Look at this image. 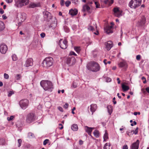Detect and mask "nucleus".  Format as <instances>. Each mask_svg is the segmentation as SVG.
I'll return each instance as SVG.
<instances>
[{
    "mask_svg": "<svg viewBox=\"0 0 149 149\" xmlns=\"http://www.w3.org/2000/svg\"><path fill=\"white\" fill-rule=\"evenodd\" d=\"M40 84L45 91L51 92L53 89V85L50 81L42 80L40 82Z\"/></svg>",
    "mask_w": 149,
    "mask_h": 149,
    "instance_id": "f257e3e1",
    "label": "nucleus"
},
{
    "mask_svg": "<svg viewBox=\"0 0 149 149\" xmlns=\"http://www.w3.org/2000/svg\"><path fill=\"white\" fill-rule=\"evenodd\" d=\"M87 69L93 72L99 71L100 69L99 64L94 61H91L88 63L86 65Z\"/></svg>",
    "mask_w": 149,
    "mask_h": 149,
    "instance_id": "f03ea898",
    "label": "nucleus"
},
{
    "mask_svg": "<svg viewBox=\"0 0 149 149\" xmlns=\"http://www.w3.org/2000/svg\"><path fill=\"white\" fill-rule=\"evenodd\" d=\"M54 62V61L52 58L48 57L45 58L44 60L42 65L44 67L49 68L53 65Z\"/></svg>",
    "mask_w": 149,
    "mask_h": 149,
    "instance_id": "7ed1b4c3",
    "label": "nucleus"
},
{
    "mask_svg": "<svg viewBox=\"0 0 149 149\" xmlns=\"http://www.w3.org/2000/svg\"><path fill=\"white\" fill-rule=\"evenodd\" d=\"M141 0H131L128 6L131 8L136 9L141 5Z\"/></svg>",
    "mask_w": 149,
    "mask_h": 149,
    "instance_id": "20e7f679",
    "label": "nucleus"
},
{
    "mask_svg": "<svg viewBox=\"0 0 149 149\" xmlns=\"http://www.w3.org/2000/svg\"><path fill=\"white\" fill-rule=\"evenodd\" d=\"M15 5L18 8H21L24 5H27L29 0H15Z\"/></svg>",
    "mask_w": 149,
    "mask_h": 149,
    "instance_id": "39448f33",
    "label": "nucleus"
},
{
    "mask_svg": "<svg viewBox=\"0 0 149 149\" xmlns=\"http://www.w3.org/2000/svg\"><path fill=\"white\" fill-rule=\"evenodd\" d=\"M36 118L34 113H28L26 116V121L28 123H31L34 121Z\"/></svg>",
    "mask_w": 149,
    "mask_h": 149,
    "instance_id": "423d86ee",
    "label": "nucleus"
},
{
    "mask_svg": "<svg viewBox=\"0 0 149 149\" xmlns=\"http://www.w3.org/2000/svg\"><path fill=\"white\" fill-rule=\"evenodd\" d=\"M29 101L27 99H24L21 100L19 104L22 108L25 109L29 105Z\"/></svg>",
    "mask_w": 149,
    "mask_h": 149,
    "instance_id": "0eeeda50",
    "label": "nucleus"
},
{
    "mask_svg": "<svg viewBox=\"0 0 149 149\" xmlns=\"http://www.w3.org/2000/svg\"><path fill=\"white\" fill-rule=\"evenodd\" d=\"M59 43L60 47L62 49H65L67 48L68 46V41L66 39H60L59 40Z\"/></svg>",
    "mask_w": 149,
    "mask_h": 149,
    "instance_id": "6e6552de",
    "label": "nucleus"
},
{
    "mask_svg": "<svg viewBox=\"0 0 149 149\" xmlns=\"http://www.w3.org/2000/svg\"><path fill=\"white\" fill-rule=\"evenodd\" d=\"M17 18L19 23H20L21 22L24 21L26 19V14L24 13H20L17 15Z\"/></svg>",
    "mask_w": 149,
    "mask_h": 149,
    "instance_id": "1a4fd4ad",
    "label": "nucleus"
},
{
    "mask_svg": "<svg viewBox=\"0 0 149 149\" xmlns=\"http://www.w3.org/2000/svg\"><path fill=\"white\" fill-rule=\"evenodd\" d=\"M76 62V59L73 56L68 57L67 58L66 61L67 64L70 65H72L74 64Z\"/></svg>",
    "mask_w": 149,
    "mask_h": 149,
    "instance_id": "9d476101",
    "label": "nucleus"
},
{
    "mask_svg": "<svg viewBox=\"0 0 149 149\" xmlns=\"http://www.w3.org/2000/svg\"><path fill=\"white\" fill-rule=\"evenodd\" d=\"M8 50L7 46L4 43L1 44L0 45V52L3 54H5Z\"/></svg>",
    "mask_w": 149,
    "mask_h": 149,
    "instance_id": "9b49d317",
    "label": "nucleus"
},
{
    "mask_svg": "<svg viewBox=\"0 0 149 149\" xmlns=\"http://www.w3.org/2000/svg\"><path fill=\"white\" fill-rule=\"evenodd\" d=\"M111 25L107 26L104 28L105 31L107 33L109 34L113 33L112 29L113 27V24L112 23H111Z\"/></svg>",
    "mask_w": 149,
    "mask_h": 149,
    "instance_id": "f8f14e48",
    "label": "nucleus"
},
{
    "mask_svg": "<svg viewBox=\"0 0 149 149\" xmlns=\"http://www.w3.org/2000/svg\"><path fill=\"white\" fill-rule=\"evenodd\" d=\"M113 11L114 14L117 17H119L121 15L122 11L119 10V8H114L113 9Z\"/></svg>",
    "mask_w": 149,
    "mask_h": 149,
    "instance_id": "ddd939ff",
    "label": "nucleus"
},
{
    "mask_svg": "<svg viewBox=\"0 0 149 149\" xmlns=\"http://www.w3.org/2000/svg\"><path fill=\"white\" fill-rule=\"evenodd\" d=\"M139 143V141L138 139L136 142L132 144L130 146V148L131 149H138Z\"/></svg>",
    "mask_w": 149,
    "mask_h": 149,
    "instance_id": "4468645a",
    "label": "nucleus"
},
{
    "mask_svg": "<svg viewBox=\"0 0 149 149\" xmlns=\"http://www.w3.org/2000/svg\"><path fill=\"white\" fill-rule=\"evenodd\" d=\"M113 42L111 41H108L105 43L106 48L108 51L113 46Z\"/></svg>",
    "mask_w": 149,
    "mask_h": 149,
    "instance_id": "2eb2a0df",
    "label": "nucleus"
},
{
    "mask_svg": "<svg viewBox=\"0 0 149 149\" xmlns=\"http://www.w3.org/2000/svg\"><path fill=\"white\" fill-rule=\"evenodd\" d=\"M84 129L86 132H87L89 135L92 136L91 135V132L94 129V128L86 126H85Z\"/></svg>",
    "mask_w": 149,
    "mask_h": 149,
    "instance_id": "dca6fc26",
    "label": "nucleus"
},
{
    "mask_svg": "<svg viewBox=\"0 0 149 149\" xmlns=\"http://www.w3.org/2000/svg\"><path fill=\"white\" fill-rule=\"evenodd\" d=\"M33 65V59L32 58H29L26 61L24 66L26 67H28L32 66Z\"/></svg>",
    "mask_w": 149,
    "mask_h": 149,
    "instance_id": "f3484780",
    "label": "nucleus"
},
{
    "mask_svg": "<svg viewBox=\"0 0 149 149\" xmlns=\"http://www.w3.org/2000/svg\"><path fill=\"white\" fill-rule=\"evenodd\" d=\"M118 65L119 67L120 68H126L127 66V63L125 61L120 62L118 64Z\"/></svg>",
    "mask_w": 149,
    "mask_h": 149,
    "instance_id": "a211bd4d",
    "label": "nucleus"
},
{
    "mask_svg": "<svg viewBox=\"0 0 149 149\" xmlns=\"http://www.w3.org/2000/svg\"><path fill=\"white\" fill-rule=\"evenodd\" d=\"M97 108V105L95 104H92L90 105V111L92 112V114H93Z\"/></svg>",
    "mask_w": 149,
    "mask_h": 149,
    "instance_id": "6ab92c4d",
    "label": "nucleus"
},
{
    "mask_svg": "<svg viewBox=\"0 0 149 149\" xmlns=\"http://www.w3.org/2000/svg\"><path fill=\"white\" fill-rule=\"evenodd\" d=\"M78 13V10L77 9H71L69 11V13L72 16L75 15Z\"/></svg>",
    "mask_w": 149,
    "mask_h": 149,
    "instance_id": "aec40b11",
    "label": "nucleus"
},
{
    "mask_svg": "<svg viewBox=\"0 0 149 149\" xmlns=\"http://www.w3.org/2000/svg\"><path fill=\"white\" fill-rule=\"evenodd\" d=\"M40 6V4L39 3H32L29 5V7L34 8L36 7H39Z\"/></svg>",
    "mask_w": 149,
    "mask_h": 149,
    "instance_id": "412c9836",
    "label": "nucleus"
},
{
    "mask_svg": "<svg viewBox=\"0 0 149 149\" xmlns=\"http://www.w3.org/2000/svg\"><path fill=\"white\" fill-rule=\"evenodd\" d=\"M49 28H52V29H54L57 26V23H56L54 21L52 22V23L49 24Z\"/></svg>",
    "mask_w": 149,
    "mask_h": 149,
    "instance_id": "4be33fe9",
    "label": "nucleus"
},
{
    "mask_svg": "<svg viewBox=\"0 0 149 149\" xmlns=\"http://www.w3.org/2000/svg\"><path fill=\"white\" fill-rule=\"evenodd\" d=\"M5 28L4 23L2 21H0V32L3 31Z\"/></svg>",
    "mask_w": 149,
    "mask_h": 149,
    "instance_id": "5701e85b",
    "label": "nucleus"
},
{
    "mask_svg": "<svg viewBox=\"0 0 149 149\" xmlns=\"http://www.w3.org/2000/svg\"><path fill=\"white\" fill-rule=\"evenodd\" d=\"M71 129L74 131H77L78 129V125L76 124H74L71 126Z\"/></svg>",
    "mask_w": 149,
    "mask_h": 149,
    "instance_id": "b1692460",
    "label": "nucleus"
},
{
    "mask_svg": "<svg viewBox=\"0 0 149 149\" xmlns=\"http://www.w3.org/2000/svg\"><path fill=\"white\" fill-rule=\"evenodd\" d=\"M108 111L110 115H111L112 112V107L111 105H109L107 107Z\"/></svg>",
    "mask_w": 149,
    "mask_h": 149,
    "instance_id": "393cba45",
    "label": "nucleus"
},
{
    "mask_svg": "<svg viewBox=\"0 0 149 149\" xmlns=\"http://www.w3.org/2000/svg\"><path fill=\"white\" fill-rule=\"evenodd\" d=\"M90 7L88 6V5H86L84 6L83 7V11L84 12H85L86 11H87L88 12L89 10H90Z\"/></svg>",
    "mask_w": 149,
    "mask_h": 149,
    "instance_id": "a878e982",
    "label": "nucleus"
},
{
    "mask_svg": "<svg viewBox=\"0 0 149 149\" xmlns=\"http://www.w3.org/2000/svg\"><path fill=\"white\" fill-rule=\"evenodd\" d=\"M122 87L124 91H127L129 89V87L128 86H126L124 84H122Z\"/></svg>",
    "mask_w": 149,
    "mask_h": 149,
    "instance_id": "bb28decb",
    "label": "nucleus"
},
{
    "mask_svg": "<svg viewBox=\"0 0 149 149\" xmlns=\"http://www.w3.org/2000/svg\"><path fill=\"white\" fill-rule=\"evenodd\" d=\"M43 14L45 18H48L50 16V13L47 11H44L43 12Z\"/></svg>",
    "mask_w": 149,
    "mask_h": 149,
    "instance_id": "cd10ccee",
    "label": "nucleus"
},
{
    "mask_svg": "<svg viewBox=\"0 0 149 149\" xmlns=\"http://www.w3.org/2000/svg\"><path fill=\"white\" fill-rule=\"evenodd\" d=\"M104 141H106L109 139L108 137V134L106 131H105V134L104 135Z\"/></svg>",
    "mask_w": 149,
    "mask_h": 149,
    "instance_id": "c85d7f7f",
    "label": "nucleus"
},
{
    "mask_svg": "<svg viewBox=\"0 0 149 149\" xmlns=\"http://www.w3.org/2000/svg\"><path fill=\"white\" fill-rule=\"evenodd\" d=\"M93 134L96 137L99 136V132L98 130H95L93 132Z\"/></svg>",
    "mask_w": 149,
    "mask_h": 149,
    "instance_id": "c756f323",
    "label": "nucleus"
},
{
    "mask_svg": "<svg viewBox=\"0 0 149 149\" xmlns=\"http://www.w3.org/2000/svg\"><path fill=\"white\" fill-rule=\"evenodd\" d=\"M76 52H77L79 53L80 51V47H76L74 48Z\"/></svg>",
    "mask_w": 149,
    "mask_h": 149,
    "instance_id": "7c9ffc66",
    "label": "nucleus"
},
{
    "mask_svg": "<svg viewBox=\"0 0 149 149\" xmlns=\"http://www.w3.org/2000/svg\"><path fill=\"white\" fill-rule=\"evenodd\" d=\"M104 149H110V146L107 143H105L104 147Z\"/></svg>",
    "mask_w": 149,
    "mask_h": 149,
    "instance_id": "2f4dec72",
    "label": "nucleus"
},
{
    "mask_svg": "<svg viewBox=\"0 0 149 149\" xmlns=\"http://www.w3.org/2000/svg\"><path fill=\"white\" fill-rule=\"evenodd\" d=\"M13 60V61H16L17 59V56L15 54H13L12 56Z\"/></svg>",
    "mask_w": 149,
    "mask_h": 149,
    "instance_id": "473e14b6",
    "label": "nucleus"
},
{
    "mask_svg": "<svg viewBox=\"0 0 149 149\" xmlns=\"http://www.w3.org/2000/svg\"><path fill=\"white\" fill-rule=\"evenodd\" d=\"M71 3L70 1L69 0L65 2V5L66 7H68L71 4Z\"/></svg>",
    "mask_w": 149,
    "mask_h": 149,
    "instance_id": "72a5a7b5",
    "label": "nucleus"
},
{
    "mask_svg": "<svg viewBox=\"0 0 149 149\" xmlns=\"http://www.w3.org/2000/svg\"><path fill=\"white\" fill-rule=\"evenodd\" d=\"M14 93L13 91H9L8 92V97H10L13 94H14Z\"/></svg>",
    "mask_w": 149,
    "mask_h": 149,
    "instance_id": "f704fd0d",
    "label": "nucleus"
},
{
    "mask_svg": "<svg viewBox=\"0 0 149 149\" xmlns=\"http://www.w3.org/2000/svg\"><path fill=\"white\" fill-rule=\"evenodd\" d=\"M28 136L29 138H32L34 137V135L33 134L29 132L28 134Z\"/></svg>",
    "mask_w": 149,
    "mask_h": 149,
    "instance_id": "c9c22d12",
    "label": "nucleus"
},
{
    "mask_svg": "<svg viewBox=\"0 0 149 149\" xmlns=\"http://www.w3.org/2000/svg\"><path fill=\"white\" fill-rule=\"evenodd\" d=\"M104 2L105 4H107L108 3H109L110 5L112 4L111 3V1L110 0H105L104 1Z\"/></svg>",
    "mask_w": 149,
    "mask_h": 149,
    "instance_id": "e433bc0d",
    "label": "nucleus"
},
{
    "mask_svg": "<svg viewBox=\"0 0 149 149\" xmlns=\"http://www.w3.org/2000/svg\"><path fill=\"white\" fill-rule=\"evenodd\" d=\"M94 2L96 5V8H99L100 6V4L97 2L94 1Z\"/></svg>",
    "mask_w": 149,
    "mask_h": 149,
    "instance_id": "4c0bfd02",
    "label": "nucleus"
},
{
    "mask_svg": "<svg viewBox=\"0 0 149 149\" xmlns=\"http://www.w3.org/2000/svg\"><path fill=\"white\" fill-rule=\"evenodd\" d=\"M21 78V75L20 74H17L15 76V79L17 80H18L20 79Z\"/></svg>",
    "mask_w": 149,
    "mask_h": 149,
    "instance_id": "58836bf2",
    "label": "nucleus"
},
{
    "mask_svg": "<svg viewBox=\"0 0 149 149\" xmlns=\"http://www.w3.org/2000/svg\"><path fill=\"white\" fill-rule=\"evenodd\" d=\"M18 143H19V145L18 146L19 147L21 145L22 140L21 139H18Z\"/></svg>",
    "mask_w": 149,
    "mask_h": 149,
    "instance_id": "ea45409f",
    "label": "nucleus"
},
{
    "mask_svg": "<svg viewBox=\"0 0 149 149\" xmlns=\"http://www.w3.org/2000/svg\"><path fill=\"white\" fill-rule=\"evenodd\" d=\"M4 77L5 79H8L9 77L8 75V74L6 73H4Z\"/></svg>",
    "mask_w": 149,
    "mask_h": 149,
    "instance_id": "a19ab883",
    "label": "nucleus"
},
{
    "mask_svg": "<svg viewBox=\"0 0 149 149\" xmlns=\"http://www.w3.org/2000/svg\"><path fill=\"white\" fill-rule=\"evenodd\" d=\"M49 140L48 139H46L45 140L43 141V145H45L47 144V143Z\"/></svg>",
    "mask_w": 149,
    "mask_h": 149,
    "instance_id": "79ce46f5",
    "label": "nucleus"
},
{
    "mask_svg": "<svg viewBox=\"0 0 149 149\" xmlns=\"http://www.w3.org/2000/svg\"><path fill=\"white\" fill-rule=\"evenodd\" d=\"M14 117L13 116H11L10 117H8L7 118V120L8 121H10L13 119Z\"/></svg>",
    "mask_w": 149,
    "mask_h": 149,
    "instance_id": "37998d69",
    "label": "nucleus"
},
{
    "mask_svg": "<svg viewBox=\"0 0 149 149\" xmlns=\"http://www.w3.org/2000/svg\"><path fill=\"white\" fill-rule=\"evenodd\" d=\"M141 58V56L140 55H138L136 56V59L137 61H139L140 59Z\"/></svg>",
    "mask_w": 149,
    "mask_h": 149,
    "instance_id": "c03bdc74",
    "label": "nucleus"
},
{
    "mask_svg": "<svg viewBox=\"0 0 149 149\" xmlns=\"http://www.w3.org/2000/svg\"><path fill=\"white\" fill-rule=\"evenodd\" d=\"M141 79L143 80H144V81H143V83L145 84L146 83V78L144 77H141Z\"/></svg>",
    "mask_w": 149,
    "mask_h": 149,
    "instance_id": "a18cd8bd",
    "label": "nucleus"
},
{
    "mask_svg": "<svg viewBox=\"0 0 149 149\" xmlns=\"http://www.w3.org/2000/svg\"><path fill=\"white\" fill-rule=\"evenodd\" d=\"M106 81L107 82H109L111 81V79L109 77H107L106 78Z\"/></svg>",
    "mask_w": 149,
    "mask_h": 149,
    "instance_id": "49530a36",
    "label": "nucleus"
},
{
    "mask_svg": "<svg viewBox=\"0 0 149 149\" xmlns=\"http://www.w3.org/2000/svg\"><path fill=\"white\" fill-rule=\"evenodd\" d=\"M69 104L67 103H66L64 106V108L65 109H67L68 107Z\"/></svg>",
    "mask_w": 149,
    "mask_h": 149,
    "instance_id": "de8ad7c7",
    "label": "nucleus"
},
{
    "mask_svg": "<svg viewBox=\"0 0 149 149\" xmlns=\"http://www.w3.org/2000/svg\"><path fill=\"white\" fill-rule=\"evenodd\" d=\"M70 55H74V56H76L77 54L74 52H70Z\"/></svg>",
    "mask_w": 149,
    "mask_h": 149,
    "instance_id": "09e8293b",
    "label": "nucleus"
},
{
    "mask_svg": "<svg viewBox=\"0 0 149 149\" xmlns=\"http://www.w3.org/2000/svg\"><path fill=\"white\" fill-rule=\"evenodd\" d=\"M64 1L63 0H61L60 1V4L62 6L64 5Z\"/></svg>",
    "mask_w": 149,
    "mask_h": 149,
    "instance_id": "8fccbe9b",
    "label": "nucleus"
},
{
    "mask_svg": "<svg viewBox=\"0 0 149 149\" xmlns=\"http://www.w3.org/2000/svg\"><path fill=\"white\" fill-rule=\"evenodd\" d=\"M123 149H128L127 146V145H125L123 146Z\"/></svg>",
    "mask_w": 149,
    "mask_h": 149,
    "instance_id": "3c124183",
    "label": "nucleus"
},
{
    "mask_svg": "<svg viewBox=\"0 0 149 149\" xmlns=\"http://www.w3.org/2000/svg\"><path fill=\"white\" fill-rule=\"evenodd\" d=\"M83 144V141L81 140H79V144L80 145H82Z\"/></svg>",
    "mask_w": 149,
    "mask_h": 149,
    "instance_id": "603ef678",
    "label": "nucleus"
},
{
    "mask_svg": "<svg viewBox=\"0 0 149 149\" xmlns=\"http://www.w3.org/2000/svg\"><path fill=\"white\" fill-rule=\"evenodd\" d=\"M138 128L137 127L136 130H135L134 132V133L135 134H137L138 133Z\"/></svg>",
    "mask_w": 149,
    "mask_h": 149,
    "instance_id": "864d4df0",
    "label": "nucleus"
},
{
    "mask_svg": "<svg viewBox=\"0 0 149 149\" xmlns=\"http://www.w3.org/2000/svg\"><path fill=\"white\" fill-rule=\"evenodd\" d=\"M134 114L135 116L137 115V114L140 115V112H134Z\"/></svg>",
    "mask_w": 149,
    "mask_h": 149,
    "instance_id": "5fc2aeb1",
    "label": "nucleus"
},
{
    "mask_svg": "<svg viewBox=\"0 0 149 149\" xmlns=\"http://www.w3.org/2000/svg\"><path fill=\"white\" fill-rule=\"evenodd\" d=\"M45 36V34L44 33H42L40 34L41 37L42 38L44 37Z\"/></svg>",
    "mask_w": 149,
    "mask_h": 149,
    "instance_id": "6e6d98bb",
    "label": "nucleus"
},
{
    "mask_svg": "<svg viewBox=\"0 0 149 149\" xmlns=\"http://www.w3.org/2000/svg\"><path fill=\"white\" fill-rule=\"evenodd\" d=\"M4 10H3V9L1 8H0V13L1 14H3V13H4Z\"/></svg>",
    "mask_w": 149,
    "mask_h": 149,
    "instance_id": "4d7b16f0",
    "label": "nucleus"
},
{
    "mask_svg": "<svg viewBox=\"0 0 149 149\" xmlns=\"http://www.w3.org/2000/svg\"><path fill=\"white\" fill-rule=\"evenodd\" d=\"M6 2L8 3H10L13 2V0H6Z\"/></svg>",
    "mask_w": 149,
    "mask_h": 149,
    "instance_id": "13d9d810",
    "label": "nucleus"
},
{
    "mask_svg": "<svg viewBox=\"0 0 149 149\" xmlns=\"http://www.w3.org/2000/svg\"><path fill=\"white\" fill-rule=\"evenodd\" d=\"M59 126H60L61 127H59L60 130H62L63 128V126L61 124H59Z\"/></svg>",
    "mask_w": 149,
    "mask_h": 149,
    "instance_id": "bf43d9fd",
    "label": "nucleus"
},
{
    "mask_svg": "<svg viewBox=\"0 0 149 149\" xmlns=\"http://www.w3.org/2000/svg\"><path fill=\"white\" fill-rule=\"evenodd\" d=\"M2 17L4 19H6L7 18V17L4 15H2Z\"/></svg>",
    "mask_w": 149,
    "mask_h": 149,
    "instance_id": "052dcab7",
    "label": "nucleus"
},
{
    "mask_svg": "<svg viewBox=\"0 0 149 149\" xmlns=\"http://www.w3.org/2000/svg\"><path fill=\"white\" fill-rule=\"evenodd\" d=\"M58 109L60 111H63V109L61 107H58Z\"/></svg>",
    "mask_w": 149,
    "mask_h": 149,
    "instance_id": "680f3d73",
    "label": "nucleus"
},
{
    "mask_svg": "<svg viewBox=\"0 0 149 149\" xmlns=\"http://www.w3.org/2000/svg\"><path fill=\"white\" fill-rule=\"evenodd\" d=\"M75 109V108L74 107H73V108L72 109V114H74V110Z\"/></svg>",
    "mask_w": 149,
    "mask_h": 149,
    "instance_id": "e2e57ef3",
    "label": "nucleus"
},
{
    "mask_svg": "<svg viewBox=\"0 0 149 149\" xmlns=\"http://www.w3.org/2000/svg\"><path fill=\"white\" fill-rule=\"evenodd\" d=\"M117 80L118 81V84H120V79L119 78H117Z\"/></svg>",
    "mask_w": 149,
    "mask_h": 149,
    "instance_id": "0e129e2a",
    "label": "nucleus"
},
{
    "mask_svg": "<svg viewBox=\"0 0 149 149\" xmlns=\"http://www.w3.org/2000/svg\"><path fill=\"white\" fill-rule=\"evenodd\" d=\"M103 62L104 63V64L106 65L107 64V60L106 59H105L103 61Z\"/></svg>",
    "mask_w": 149,
    "mask_h": 149,
    "instance_id": "69168bd1",
    "label": "nucleus"
},
{
    "mask_svg": "<svg viewBox=\"0 0 149 149\" xmlns=\"http://www.w3.org/2000/svg\"><path fill=\"white\" fill-rule=\"evenodd\" d=\"M146 90L148 93H149V87H147L146 88Z\"/></svg>",
    "mask_w": 149,
    "mask_h": 149,
    "instance_id": "338daca9",
    "label": "nucleus"
},
{
    "mask_svg": "<svg viewBox=\"0 0 149 149\" xmlns=\"http://www.w3.org/2000/svg\"><path fill=\"white\" fill-rule=\"evenodd\" d=\"M89 29L91 30V31H93L94 30V28L92 26H90L89 27Z\"/></svg>",
    "mask_w": 149,
    "mask_h": 149,
    "instance_id": "774afa93",
    "label": "nucleus"
}]
</instances>
